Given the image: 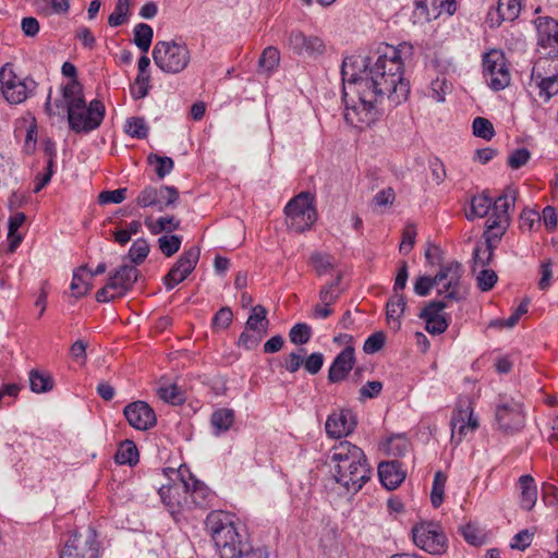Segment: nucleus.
<instances>
[{
	"instance_id": "nucleus-1",
	"label": "nucleus",
	"mask_w": 558,
	"mask_h": 558,
	"mask_svg": "<svg viewBox=\"0 0 558 558\" xmlns=\"http://www.w3.org/2000/svg\"><path fill=\"white\" fill-rule=\"evenodd\" d=\"M411 49L407 43L398 47L381 44L375 54L343 59V117L348 124L359 130L367 129L384 114L385 100L389 108H396L408 99L410 84L403 77L401 52Z\"/></svg>"
},
{
	"instance_id": "nucleus-2",
	"label": "nucleus",
	"mask_w": 558,
	"mask_h": 558,
	"mask_svg": "<svg viewBox=\"0 0 558 558\" xmlns=\"http://www.w3.org/2000/svg\"><path fill=\"white\" fill-rule=\"evenodd\" d=\"M326 464L336 483L349 494H356L371 480L372 469L364 451L350 441L335 445L327 454Z\"/></svg>"
},
{
	"instance_id": "nucleus-3",
	"label": "nucleus",
	"mask_w": 558,
	"mask_h": 558,
	"mask_svg": "<svg viewBox=\"0 0 558 558\" xmlns=\"http://www.w3.org/2000/svg\"><path fill=\"white\" fill-rule=\"evenodd\" d=\"M205 523L220 558H236L246 549H250L251 544L239 533L234 523L226 513L210 512Z\"/></svg>"
},
{
	"instance_id": "nucleus-4",
	"label": "nucleus",
	"mask_w": 558,
	"mask_h": 558,
	"mask_svg": "<svg viewBox=\"0 0 558 558\" xmlns=\"http://www.w3.org/2000/svg\"><path fill=\"white\" fill-rule=\"evenodd\" d=\"M0 87L3 98L10 105H20L36 94L38 83L31 76H19L13 63L7 62L0 69Z\"/></svg>"
},
{
	"instance_id": "nucleus-5",
	"label": "nucleus",
	"mask_w": 558,
	"mask_h": 558,
	"mask_svg": "<svg viewBox=\"0 0 558 558\" xmlns=\"http://www.w3.org/2000/svg\"><path fill=\"white\" fill-rule=\"evenodd\" d=\"M155 64L165 73H181L191 61V52L184 43L157 41L153 49Z\"/></svg>"
},
{
	"instance_id": "nucleus-6",
	"label": "nucleus",
	"mask_w": 558,
	"mask_h": 558,
	"mask_svg": "<svg viewBox=\"0 0 558 558\" xmlns=\"http://www.w3.org/2000/svg\"><path fill=\"white\" fill-rule=\"evenodd\" d=\"M414 544L430 555H442L448 548V539L442 527L433 521H422L411 530Z\"/></svg>"
},
{
	"instance_id": "nucleus-7",
	"label": "nucleus",
	"mask_w": 558,
	"mask_h": 558,
	"mask_svg": "<svg viewBox=\"0 0 558 558\" xmlns=\"http://www.w3.org/2000/svg\"><path fill=\"white\" fill-rule=\"evenodd\" d=\"M99 551L97 533L88 526L85 531H75L69 536L60 551V558H99Z\"/></svg>"
},
{
	"instance_id": "nucleus-8",
	"label": "nucleus",
	"mask_w": 558,
	"mask_h": 558,
	"mask_svg": "<svg viewBox=\"0 0 558 558\" xmlns=\"http://www.w3.org/2000/svg\"><path fill=\"white\" fill-rule=\"evenodd\" d=\"M483 74L487 85L495 92L505 89L510 85L509 72L505 53L499 49H490L483 54Z\"/></svg>"
},
{
	"instance_id": "nucleus-9",
	"label": "nucleus",
	"mask_w": 558,
	"mask_h": 558,
	"mask_svg": "<svg viewBox=\"0 0 558 558\" xmlns=\"http://www.w3.org/2000/svg\"><path fill=\"white\" fill-rule=\"evenodd\" d=\"M288 226L295 232H304L310 229L316 220V210L312 205L310 194L300 193L292 198L284 207Z\"/></svg>"
},
{
	"instance_id": "nucleus-10",
	"label": "nucleus",
	"mask_w": 558,
	"mask_h": 558,
	"mask_svg": "<svg viewBox=\"0 0 558 558\" xmlns=\"http://www.w3.org/2000/svg\"><path fill=\"white\" fill-rule=\"evenodd\" d=\"M495 420L505 434H514L523 428L525 416L522 405L514 400H501L496 405Z\"/></svg>"
},
{
	"instance_id": "nucleus-11",
	"label": "nucleus",
	"mask_w": 558,
	"mask_h": 558,
	"mask_svg": "<svg viewBox=\"0 0 558 558\" xmlns=\"http://www.w3.org/2000/svg\"><path fill=\"white\" fill-rule=\"evenodd\" d=\"M199 255L201 248L198 246H192L180 255L177 263L163 277V284L168 291L172 290L192 274L199 260Z\"/></svg>"
},
{
	"instance_id": "nucleus-12",
	"label": "nucleus",
	"mask_w": 558,
	"mask_h": 558,
	"mask_svg": "<svg viewBox=\"0 0 558 558\" xmlns=\"http://www.w3.org/2000/svg\"><path fill=\"white\" fill-rule=\"evenodd\" d=\"M179 474L181 476L180 482L162 485L158 490L162 504L172 517H175L184 509H189L190 502L186 496L187 484L185 483L181 469L179 470Z\"/></svg>"
},
{
	"instance_id": "nucleus-13",
	"label": "nucleus",
	"mask_w": 558,
	"mask_h": 558,
	"mask_svg": "<svg viewBox=\"0 0 558 558\" xmlns=\"http://www.w3.org/2000/svg\"><path fill=\"white\" fill-rule=\"evenodd\" d=\"M106 114V108L101 100L94 99L89 102L88 109L83 112H75L74 116H78V121L69 122V128L77 133H90L98 129L104 121Z\"/></svg>"
},
{
	"instance_id": "nucleus-14",
	"label": "nucleus",
	"mask_w": 558,
	"mask_h": 558,
	"mask_svg": "<svg viewBox=\"0 0 558 558\" xmlns=\"http://www.w3.org/2000/svg\"><path fill=\"white\" fill-rule=\"evenodd\" d=\"M438 272L448 274L444 278V286L438 290V295H442L444 300H451L459 302L464 299V294L461 292L463 266L459 262H450L446 265H441Z\"/></svg>"
},
{
	"instance_id": "nucleus-15",
	"label": "nucleus",
	"mask_w": 558,
	"mask_h": 558,
	"mask_svg": "<svg viewBox=\"0 0 558 558\" xmlns=\"http://www.w3.org/2000/svg\"><path fill=\"white\" fill-rule=\"evenodd\" d=\"M123 414L129 424L137 430H148L157 424V416L154 409L145 401L129 403Z\"/></svg>"
},
{
	"instance_id": "nucleus-16",
	"label": "nucleus",
	"mask_w": 558,
	"mask_h": 558,
	"mask_svg": "<svg viewBox=\"0 0 558 558\" xmlns=\"http://www.w3.org/2000/svg\"><path fill=\"white\" fill-rule=\"evenodd\" d=\"M287 41L289 48L299 56L316 57L325 51V44L318 36H306L301 31H291Z\"/></svg>"
},
{
	"instance_id": "nucleus-17",
	"label": "nucleus",
	"mask_w": 558,
	"mask_h": 558,
	"mask_svg": "<svg viewBox=\"0 0 558 558\" xmlns=\"http://www.w3.org/2000/svg\"><path fill=\"white\" fill-rule=\"evenodd\" d=\"M356 424V416L351 410H341L339 413H331L327 417L325 429L329 437L341 438L351 434Z\"/></svg>"
},
{
	"instance_id": "nucleus-18",
	"label": "nucleus",
	"mask_w": 558,
	"mask_h": 558,
	"mask_svg": "<svg viewBox=\"0 0 558 558\" xmlns=\"http://www.w3.org/2000/svg\"><path fill=\"white\" fill-rule=\"evenodd\" d=\"M140 271L134 265L123 264L112 271L108 278V287L116 291V295L124 296L137 281Z\"/></svg>"
},
{
	"instance_id": "nucleus-19",
	"label": "nucleus",
	"mask_w": 558,
	"mask_h": 558,
	"mask_svg": "<svg viewBox=\"0 0 558 558\" xmlns=\"http://www.w3.org/2000/svg\"><path fill=\"white\" fill-rule=\"evenodd\" d=\"M62 95L65 101V108L68 112V121H78V116H74L75 112H83L88 109L86 100L83 94V87L77 80H73L66 84L62 89Z\"/></svg>"
},
{
	"instance_id": "nucleus-20",
	"label": "nucleus",
	"mask_w": 558,
	"mask_h": 558,
	"mask_svg": "<svg viewBox=\"0 0 558 558\" xmlns=\"http://www.w3.org/2000/svg\"><path fill=\"white\" fill-rule=\"evenodd\" d=\"M355 364L354 348L345 347L332 361L328 371L329 383H340L344 380Z\"/></svg>"
},
{
	"instance_id": "nucleus-21",
	"label": "nucleus",
	"mask_w": 558,
	"mask_h": 558,
	"mask_svg": "<svg viewBox=\"0 0 558 558\" xmlns=\"http://www.w3.org/2000/svg\"><path fill=\"white\" fill-rule=\"evenodd\" d=\"M377 469L379 481L388 490L398 488L405 480V472L398 460L383 461Z\"/></svg>"
},
{
	"instance_id": "nucleus-22",
	"label": "nucleus",
	"mask_w": 558,
	"mask_h": 558,
	"mask_svg": "<svg viewBox=\"0 0 558 558\" xmlns=\"http://www.w3.org/2000/svg\"><path fill=\"white\" fill-rule=\"evenodd\" d=\"M517 196L518 190L512 186H507L502 194L493 201V213L488 219L498 221L502 218L508 220V223H510L509 209L514 207Z\"/></svg>"
},
{
	"instance_id": "nucleus-23",
	"label": "nucleus",
	"mask_w": 558,
	"mask_h": 558,
	"mask_svg": "<svg viewBox=\"0 0 558 558\" xmlns=\"http://www.w3.org/2000/svg\"><path fill=\"white\" fill-rule=\"evenodd\" d=\"M185 483L187 484L186 496L187 500H190L189 509L193 506L198 508L207 507L208 500L211 497L210 489L191 473L189 474V478H185Z\"/></svg>"
},
{
	"instance_id": "nucleus-24",
	"label": "nucleus",
	"mask_w": 558,
	"mask_h": 558,
	"mask_svg": "<svg viewBox=\"0 0 558 558\" xmlns=\"http://www.w3.org/2000/svg\"><path fill=\"white\" fill-rule=\"evenodd\" d=\"M538 46L543 48L558 45V21L553 17H538L536 21Z\"/></svg>"
},
{
	"instance_id": "nucleus-25",
	"label": "nucleus",
	"mask_w": 558,
	"mask_h": 558,
	"mask_svg": "<svg viewBox=\"0 0 558 558\" xmlns=\"http://www.w3.org/2000/svg\"><path fill=\"white\" fill-rule=\"evenodd\" d=\"M522 2H497L495 11L488 12L490 26H499L504 21H514L521 11Z\"/></svg>"
},
{
	"instance_id": "nucleus-26",
	"label": "nucleus",
	"mask_w": 558,
	"mask_h": 558,
	"mask_svg": "<svg viewBox=\"0 0 558 558\" xmlns=\"http://www.w3.org/2000/svg\"><path fill=\"white\" fill-rule=\"evenodd\" d=\"M235 412L229 408H220L213 412L210 424L214 428V435L220 436L227 433L234 424Z\"/></svg>"
},
{
	"instance_id": "nucleus-27",
	"label": "nucleus",
	"mask_w": 558,
	"mask_h": 558,
	"mask_svg": "<svg viewBox=\"0 0 558 558\" xmlns=\"http://www.w3.org/2000/svg\"><path fill=\"white\" fill-rule=\"evenodd\" d=\"M519 487L521 490V507L527 511L532 510L537 500V488L534 478L529 475H522L519 478Z\"/></svg>"
},
{
	"instance_id": "nucleus-28",
	"label": "nucleus",
	"mask_w": 558,
	"mask_h": 558,
	"mask_svg": "<svg viewBox=\"0 0 558 558\" xmlns=\"http://www.w3.org/2000/svg\"><path fill=\"white\" fill-rule=\"evenodd\" d=\"M510 223H508V220L502 219L501 220H493L487 219L486 226L487 230L484 232V239L485 242L484 245L496 248L497 244L500 242L502 235L506 233L508 227Z\"/></svg>"
},
{
	"instance_id": "nucleus-29",
	"label": "nucleus",
	"mask_w": 558,
	"mask_h": 558,
	"mask_svg": "<svg viewBox=\"0 0 558 558\" xmlns=\"http://www.w3.org/2000/svg\"><path fill=\"white\" fill-rule=\"evenodd\" d=\"M556 75H558V57L539 58L532 68L531 80L539 81Z\"/></svg>"
},
{
	"instance_id": "nucleus-30",
	"label": "nucleus",
	"mask_w": 558,
	"mask_h": 558,
	"mask_svg": "<svg viewBox=\"0 0 558 558\" xmlns=\"http://www.w3.org/2000/svg\"><path fill=\"white\" fill-rule=\"evenodd\" d=\"M269 320L267 318V310L258 304L252 307L251 314L245 323V329L250 331H262L267 333Z\"/></svg>"
},
{
	"instance_id": "nucleus-31",
	"label": "nucleus",
	"mask_w": 558,
	"mask_h": 558,
	"mask_svg": "<svg viewBox=\"0 0 558 558\" xmlns=\"http://www.w3.org/2000/svg\"><path fill=\"white\" fill-rule=\"evenodd\" d=\"M87 265H82L73 272V278L71 282V291L73 296L82 298L87 294L92 288L90 280L88 276H86Z\"/></svg>"
},
{
	"instance_id": "nucleus-32",
	"label": "nucleus",
	"mask_w": 558,
	"mask_h": 558,
	"mask_svg": "<svg viewBox=\"0 0 558 558\" xmlns=\"http://www.w3.org/2000/svg\"><path fill=\"white\" fill-rule=\"evenodd\" d=\"M140 454L137 447L133 440L126 439L122 441L114 456L118 464L135 465L138 462Z\"/></svg>"
},
{
	"instance_id": "nucleus-33",
	"label": "nucleus",
	"mask_w": 558,
	"mask_h": 558,
	"mask_svg": "<svg viewBox=\"0 0 558 558\" xmlns=\"http://www.w3.org/2000/svg\"><path fill=\"white\" fill-rule=\"evenodd\" d=\"M493 210V198L485 192L480 195H476L471 201V209L470 214H466L468 219H473L474 217H485L489 210Z\"/></svg>"
},
{
	"instance_id": "nucleus-34",
	"label": "nucleus",
	"mask_w": 558,
	"mask_h": 558,
	"mask_svg": "<svg viewBox=\"0 0 558 558\" xmlns=\"http://www.w3.org/2000/svg\"><path fill=\"white\" fill-rule=\"evenodd\" d=\"M446 276L448 274L445 272H437L434 277L418 276L414 282V292L420 296H427L435 286L444 281Z\"/></svg>"
},
{
	"instance_id": "nucleus-35",
	"label": "nucleus",
	"mask_w": 558,
	"mask_h": 558,
	"mask_svg": "<svg viewBox=\"0 0 558 558\" xmlns=\"http://www.w3.org/2000/svg\"><path fill=\"white\" fill-rule=\"evenodd\" d=\"M29 388L35 393L48 392L53 388V379L48 374L32 369L29 372Z\"/></svg>"
},
{
	"instance_id": "nucleus-36",
	"label": "nucleus",
	"mask_w": 558,
	"mask_h": 558,
	"mask_svg": "<svg viewBox=\"0 0 558 558\" xmlns=\"http://www.w3.org/2000/svg\"><path fill=\"white\" fill-rule=\"evenodd\" d=\"M494 248L488 247L482 243H477L473 250L472 255V271L475 272L478 267L485 268L493 259Z\"/></svg>"
},
{
	"instance_id": "nucleus-37",
	"label": "nucleus",
	"mask_w": 558,
	"mask_h": 558,
	"mask_svg": "<svg viewBox=\"0 0 558 558\" xmlns=\"http://www.w3.org/2000/svg\"><path fill=\"white\" fill-rule=\"evenodd\" d=\"M407 306L403 294H395L386 304V316L388 320L397 322V327L400 328L399 318L402 316Z\"/></svg>"
},
{
	"instance_id": "nucleus-38",
	"label": "nucleus",
	"mask_w": 558,
	"mask_h": 558,
	"mask_svg": "<svg viewBox=\"0 0 558 558\" xmlns=\"http://www.w3.org/2000/svg\"><path fill=\"white\" fill-rule=\"evenodd\" d=\"M145 223L153 234H159L163 231L172 232L180 228V220L175 219L173 216L160 217L155 223H151L150 219L147 218Z\"/></svg>"
},
{
	"instance_id": "nucleus-39",
	"label": "nucleus",
	"mask_w": 558,
	"mask_h": 558,
	"mask_svg": "<svg viewBox=\"0 0 558 558\" xmlns=\"http://www.w3.org/2000/svg\"><path fill=\"white\" fill-rule=\"evenodd\" d=\"M153 28L145 23H140L134 28V44L143 51L147 52L153 40Z\"/></svg>"
},
{
	"instance_id": "nucleus-40",
	"label": "nucleus",
	"mask_w": 558,
	"mask_h": 558,
	"mask_svg": "<svg viewBox=\"0 0 558 558\" xmlns=\"http://www.w3.org/2000/svg\"><path fill=\"white\" fill-rule=\"evenodd\" d=\"M280 53L276 47L269 46L264 49L258 60V66L266 73L272 72L279 64Z\"/></svg>"
},
{
	"instance_id": "nucleus-41",
	"label": "nucleus",
	"mask_w": 558,
	"mask_h": 558,
	"mask_svg": "<svg viewBox=\"0 0 558 558\" xmlns=\"http://www.w3.org/2000/svg\"><path fill=\"white\" fill-rule=\"evenodd\" d=\"M157 395L165 402L174 405L182 404L185 401L183 391L175 384L159 387L157 390Z\"/></svg>"
},
{
	"instance_id": "nucleus-42",
	"label": "nucleus",
	"mask_w": 558,
	"mask_h": 558,
	"mask_svg": "<svg viewBox=\"0 0 558 558\" xmlns=\"http://www.w3.org/2000/svg\"><path fill=\"white\" fill-rule=\"evenodd\" d=\"M446 481L447 476L444 472L438 471L435 473L430 492V502L434 508L440 507L444 501Z\"/></svg>"
},
{
	"instance_id": "nucleus-43",
	"label": "nucleus",
	"mask_w": 558,
	"mask_h": 558,
	"mask_svg": "<svg viewBox=\"0 0 558 558\" xmlns=\"http://www.w3.org/2000/svg\"><path fill=\"white\" fill-rule=\"evenodd\" d=\"M148 130L149 128L143 117H132L126 120L125 133L134 138H146Z\"/></svg>"
},
{
	"instance_id": "nucleus-44",
	"label": "nucleus",
	"mask_w": 558,
	"mask_h": 558,
	"mask_svg": "<svg viewBox=\"0 0 558 558\" xmlns=\"http://www.w3.org/2000/svg\"><path fill=\"white\" fill-rule=\"evenodd\" d=\"M148 253H149V245H148L147 241L143 238H140V239L135 240L133 242V244L131 245L129 253H128V257L136 267V265H140L145 260Z\"/></svg>"
},
{
	"instance_id": "nucleus-45",
	"label": "nucleus",
	"mask_w": 558,
	"mask_h": 558,
	"mask_svg": "<svg viewBox=\"0 0 558 558\" xmlns=\"http://www.w3.org/2000/svg\"><path fill=\"white\" fill-rule=\"evenodd\" d=\"M159 203H161V199L158 198V189L151 185H148L144 190H142L136 198V204L141 208L156 206L157 209L159 210Z\"/></svg>"
},
{
	"instance_id": "nucleus-46",
	"label": "nucleus",
	"mask_w": 558,
	"mask_h": 558,
	"mask_svg": "<svg viewBox=\"0 0 558 558\" xmlns=\"http://www.w3.org/2000/svg\"><path fill=\"white\" fill-rule=\"evenodd\" d=\"M158 198L161 199V203H159V211H162L175 205L179 199V191L174 186L161 185L158 189Z\"/></svg>"
},
{
	"instance_id": "nucleus-47",
	"label": "nucleus",
	"mask_w": 558,
	"mask_h": 558,
	"mask_svg": "<svg viewBox=\"0 0 558 558\" xmlns=\"http://www.w3.org/2000/svg\"><path fill=\"white\" fill-rule=\"evenodd\" d=\"M535 82L539 89L538 95L545 102L549 101L554 95L558 94V75L544 77Z\"/></svg>"
},
{
	"instance_id": "nucleus-48",
	"label": "nucleus",
	"mask_w": 558,
	"mask_h": 558,
	"mask_svg": "<svg viewBox=\"0 0 558 558\" xmlns=\"http://www.w3.org/2000/svg\"><path fill=\"white\" fill-rule=\"evenodd\" d=\"M130 14V2H117L113 12L108 17V24L111 27L121 26L129 21Z\"/></svg>"
},
{
	"instance_id": "nucleus-49",
	"label": "nucleus",
	"mask_w": 558,
	"mask_h": 558,
	"mask_svg": "<svg viewBox=\"0 0 558 558\" xmlns=\"http://www.w3.org/2000/svg\"><path fill=\"white\" fill-rule=\"evenodd\" d=\"M472 129H473V134L476 137H481L486 141L492 140L493 136L495 135L494 125L486 118L476 117L473 120Z\"/></svg>"
},
{
	"instance_id": "nucleus-50",
	"label": "nucleus",
	"mask_w": 558,
	"mask_h": 558,
	"mask_svg": "<svg viewBox=\"0 0 558 558\" xmlns=\"http://www.w3.org/2000/svg\"><path fill=\"white\" fill-rule=\"evenodd\" d=\"M182 238L180 235H161L158 239L159 248L167 257L174 255L181 246Z\"/></svg>"
},
{
	"instance_id": "nucleus-51",
	"label": "nucleus",
	"mask_w": 558,
	"mask_h": 558,
	"mask_svg": "<svg viewBox=\"0 0 558 558\" xmlns=\"http://www.w3.org/2000/svg\"><path fill=\"white\" fill-rule=\"evenodd\" d=\"M311 335V327L305 323L295 324L289 331L290 341L298 345L307 343Z\"/></svg>"
},
{
	"instance_id": "nucleus-52",
	"label": "nucleus",
	"mask_w": 558,
	"mask_h": 558,
	"mask_svg": "<svg viewBox=\"0 0 558 558\" xmlns=\"http://www.w3.org/2000/svg\"><path fill=\"white\" fill-rule=\"evenodd\" d=\"M149 163H157L156 174L159 179H163L169 174L174 167V162L170 157L159 156L157 154H150L148 156Z\"/></svg>"
},
{
	"instance_id": "nucleus-53",
	"label": "nucleus",
	"mask_w": 558,
	"mask_h": 558,
	"mask_svg": "<svg viewBox=\"0 0 558 558\" xmlns=\"http://www.w3.org/2000/svg\"><path fill=\"white\" fill-rule=\"evenodd\" d=\"M265 333L262 331H250L244 330L236 342V345L240 348H244L245 350H253L258 347L260 341L263 340Z\"/></svg>"
},
{
	"instance_id": "nucleus-54",
	"label": "nucleus",
	"mask_w": 558,
	"mask_h": 558,
	"mask_svg": "<svg viewBox=\"0 0 558 558\" xmlns=\"http://www.w3.org/2000/svg\"><path fill=\"white\" fill-rule=\"evenodd\" d=\"M416 238V227L414 223H407L402 232V242L400 243L399 251L401 254L408 255L414 246Z\"/></svg>"
},
{
	"instance_id": "nucleus-55",
	"label": "nucleus",
	"mask_w": 558,
	"mask_h": 558,
	"mask_svg": "<svg viewBox=\"0 0 558 558\" xmlns=\"http://www.w3.org/2000/svg\"><path fill=\"white\" fill-rule=\"evenodd\" d=\"M497 280V274L493 269L482 268L476 277L477 288L487 292L494 288Z\"/></svg>"
},
{
	"instance_id": "nucleus-56",
	"label": "nucleus",
	"mask_w": 558,
	"mask_h": 558,
	"mask_svg": "<svg viewBox=\"0 0 558 558\" xmlns=\"http://www.w3.org/2000/svg\"><path fill=\"white\" fill-rule=\"evenodd\" d=\"M536 527L530 530L524 529L518 532L510 544L511 548L518 549V550H525L532 543L533 536L535 534Z\"/></svg>"
},
{
	"instance_id": "nucleus-57",
	"label": "nucleus",
	"mask_w": 558,
	"mask_h": 558,
	"mask_svg": "<svg viewBox=\"0 0 558 558\" xmlns=\"http://www.w3.org/2000/svg\"><path fill=\"white\" fill-rule=\"evenodd\" d=\"M126 187H120L112 191H102L98 195V203L106 204H120L126 198Z\"/></svg>"
},
{
	"instance_id": "nucleus-58",
	"label": "nucleus",
	"mask_w": 558,
	"mask_h": 558,
	"mask_svg": "<svg viewBox=\"0 0 558 558\" xmlns=\"http://www.w3.org/2000/svg\"><path fill=\"white\" fill-rule=\"evenodd\" d=\"M448 307V303L445 300H433L426 304L421 311L418 317L421 319L435 318L440 316V312Z\"/></svg>"
},
{
	"instance_id": "nucleus-59",
	"label": "nucleus",
	"mask_w": 558,
	"mask_h": 558,
	"mask_svg": "<svg viewBox=\"0 0 558 558\" xmlns=\"http://www.w3.org/2000/svg\"><path fill=\"white\" fill-rule=\"evenodd\" d=\"M385 342L386 335L384 331H376L365 340L363 350L367 354H374L383 349Z\"/></svg>"
},
{
	"instance_id": "nucleus-60",
	"label": "nucleus",
	"mask_w": 558,
	"mask_h": 558,
	"mask_svg": "<svg viewBox=\"0 0 558 558\" xmlns=\"http://www.w3.org/2000/svg\"><path fill=\"white\" fill-rule=\"evenodd\" d=\"M530 158L531 153L527 148H517L508 157V166L511 169H520L530 160Z\"/></svg>"
},
{
	"instance_id": "nucleus-61",
	"label": "nucleus",
	"mask_w": 558,
	"mask_h": 558,
	"mask_svg": "<svg viewBox=\"0 0 558 558\" xmlns=\"http://www.w3.org/2000/svg\"><path fill=\"white\" fill-rule=\"evenodd\" d=\"M149 80V75H137L133 86L131 87V95L134 99H142L147 96Z\"/></svg>"
},
{
	"instance_id": "nucleus-62",
	"label": "nucleus",
	"mask_w": 558,
	"mask_h": 558,
	"mask_svg": "<svg viewBox=\"0 0 558 558\" xmlns=\"http://www.w3.org/2000/svg\"><path fill=\"white\" fill-rule=\"evenodd\" d=\"M383 390V383L379 380H369L365 385H363L360 389V401H364L366 399H373L380 395Z\"/></svg>"
},
{
	"instance_id": "nucleus-63",
	"label": "nucleus",
	"mask_w": 558,
	"mask_h": 558,
	"mask_svg": "<svg viewBox=\"0 0 558 558\" xmlns=\"http://www.w3.org/2000/svg\"><path fill=\"white\" fill-rule=\"evenodd\" d=\"M310 263L314 267L318 276L327 274L329 269L332 267L329 257L320 253L312 254L310 257Z\"/></svg>"
},
{
	"instance_id": "nucleus-64",
	"label": "nucleus",
	"mask_w": 558,
	"mask_h": 558,
	"mask_svg": "<svg viewBox=\"0 0 558 558\" xmlns=\"http://www.w3.org/2000/svg\"><path fill=\"white\" fill-rule=\"evenodd\" d=\"M233 319V313L230 307H221L213 317L215 328L227 329Z\"/></svg>"
}]
</instances>
